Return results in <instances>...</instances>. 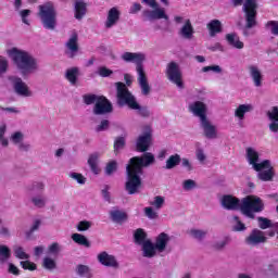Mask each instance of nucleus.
Here are the masks:
<instances>
[{"label": "nucleus", "instance_id": "6e6552de", "mask_svg": "<svg viewBox=\"0 0 278 278\" xmlns=\"http://www.w3.org/2000/svg\"><path fill=\"white\" fill-rule=\"evenodd\" d=\"M117 90V105L123 108V105H127L130 110L131 108H138V100L136 97L129 92L127 85L124 83H116Z\"/></svg>", "mask_w": 278, "mask_h": 278}, {"label": "nucleus", "instance_id": "13d9d810", "mask_svg": "<svg viewBox=\"0 0 278 278\" xmlns=\"http://www.w3.org/2000/svg\"><path fill=\"white\" fill-rule=\"evenodd\" d=\"M23 138H24V136H23V132H21V131L14 132L11 136V140H12L13 144H16V147H18L20 143L23 142Z\"/></svg>", "mask_w": 278, "mask_h": 278}, {"label": "nucleus", "instance_id": "4c0bfd02", "mask_svg": "<svg viewBox=\"0 0 278 278\" xmlns=\"http://www.w3.org/2000/svg\"><path fill=\"white\" fill-rule=\"evenodd\" d=\"M12 253L8 245H0V264H5L11 257Z\"/></svg>", "mask_w": 278, "mask_h": 278}, {"label": "nucleus", "instance_id": "393cba45", "mask_svg": "<svg viewBox=\"0 0 278 278\" xmlns=\"http://www.w3.org/2000/svg\"><path fill=\"white\" fill-rule=\"evenodd\" d=\"M168 242H170V237L166 232H161L156 237V241L154 243L156 251H159V253H164V251H166V244H168Z\"/></svg>", "mask_w": 278, "mask_h": 278}, {"label": "nucleus", "instance_id": "4468645a", "mask_svg": "<svg viewBox=\"0 0 278 278\" xmlns=\"http://www.w3.org/2000/svg\"><path fill=\"white\" fill-rule=\"evenodd\" d=\"M267 240L268 238L266 237V232L254 228L245 238V244L249 247H257V244H264Z\"/></svg>", "mask_w": 278, "mask_h": 278}, {"label": "nucleus", "instance_id": "603ef678", "mask_svg": "<svg viewBox=\"0 0 278 278\" xmlns=\"http://www.w3.org/2000/svg\"><path fill=\"white\" fill-rule=\"evenodd\" d=\"M150 205H152V207H155L156 210H162V207H164V197H154V201L150 202Z\"/></svg>", "mask_w": 278, "mask_h": 278}, {"label": "nucleus", "instance_id": "0e129e2a", "mask_svg": "<svg viewBox=\"0 0 278 278\" xmlns=\"http://www.w3.org/2000/svg\"><path fill=\"white\" fill-rule=\"evenodd\" d=\"M20 264L24 270H36L37 268L36 264L30 261H22Z\"/></svg>", "mask_w": 278, "mask_h": 278}, {"label": "nucleus", "instance_id": "cd10ccee", "mask_svg": "<svg viewBox=\"0 0 278 278\" xmlns=\"http://www.w3.org/2000/svg\"><path fill=\"white\" fill-rule=\"evenodd\" d=\"M211 38L216 37V34L223 31V24L218 20H213L206 25Z\"/></svg>", "mask_w": 278, "mask_h": 278}, {"label": "nucleus", "instance_id": "9d476101", "mask_svg": "<svg viewBox=\"0 0 278 278\" xmlns=\"http://www.w3.org/2000/svg\"><path fill=\"white\" fill-rule=\"evenodd\" d=\"M10 80L17 97H23L24 99L34 97V92L29 90V86H27V83L23 81V78L11 77Z\"/></svg>", "mask_w": 278, "mask_h": 278}, {"label": "nucleus", "instance_id": "c756f323", "mask_svg": "<svg viewBox=\"0 0 278 278\" xmlns=\"http://www.w3.org/2000/svg\"><path fill=\"white\" fill-rule=\"evenodd\" d=\"M77 77H79V67H71L66 70L65 79H67L72 86H76Z\"/></svg>", "mask_w": 278, "mask_h": 278}, {"label": "nucleus", "instance_id": "aec40b11", "mask_svg": "<svg viewBox=\"0 0 278 278\" xmlns=\"http://www.w3.org/2000/svg\"><path fill=\"white\" fill-rule=\"evenodd\" d=\"M98 262L102 264V266H108L110 268H118V261L114 255L108 254V252H101L98 255Z\"/></svg>", "mask_w": 278, "mask_h": 278}, {"label": "nucleus", "instance_id": "7ed1b4c3", "mask_svg": "<svg viewBox=\"0 0 278 278\" xmlns=\"http://www.w3.org/2000/svg\"><path fill=\"white\" fill-rule=\"evenodd\" d=\"M247 160L256 173H258L257 177L261 181H273L275 174L273 173V165L269 160L257 163L260 162V153L253 148L247 149Z\"/></svg>", "mask_w": 278, "mask_h": 278}, {"label": "nucleus", "instance_id": "b1692460", "mask_svg": "<svg viewBox=\"0 0 278 278\" xmlns=\"http://www.w3.org/2000/svg\"><path fill=\"white\" fill-rule=\"evenodd\" d=\"M121 18V11L116 8L110 9L105 22L106 29H111V27H114L116 23H118V20Z\"/></svg>", "mask_w": 278, "mask_h": 278}, {"label": "nucleus", "instance_id": "6e6d98bb", "mask_svg": "<svg viewBox=\"0 0 278 278\" xmlns=\"http://www.w3.org/2000/svg\"><path fill=\"white\" fill-rule=\"evenodd\" d=\"M92 227V223L88 220H81L77 224L76 229L77 231H88Z\"/></svg>", "mask_w": 278, "mask_h": 278}, {"label": "nucleus", "instance_id": "c9c22d12", "mask_svg": "<svg viewBox=\"0 0 278 278\" xmlns=\"http://www.w3.org/2000/svg\"><path fill=\"white\" fill-rule=\"evenodd\" d=\"M135 244L143 245L147 242V232L142 228H138L134 233Z\"/></svg>", "mask_w": 278, "mask_h": 278}, {"label": "nucleus", "instance_id": "37998d69", "mask_svg": "<svg viewBox=\"0 0 278 278\" xmlns=\"http://www.w3.org/2000/svg\"><path fill=\"white\" fill-rule=\"evenodd\" d=\"M191 238H194L195 240H203L205 236H207V230H201V229H191L190 230Z\"/></svg>", "mask_w": 278, "mask_h": 278}, {"label": "nucleus", "instance_id": "c03bdc74", "mask_svg": "<svg viewBox=\"0 0 278 278\" xmlns=\"http://www.w3.org/2000/svg\"><path fill=\"white\" fill-rule=\"evenodd\" d=\"M61 252H62V245H60V243L58 242H53L48 247L49 255H60Z\"/></svg>", "mask_w": 278, "mask_h": 278}, {"label": "nucleus", "instance_id": "052dcab7", "mask_svg": "<svg viewBox=\"0 0 278 278\" xmlns=\"http://www.w3.org/2000/svg\"><path fill=\"white\" fill-rule=\"evenodd\" d=\"M144 214L148 218H150L151 220H154L155 218H157V212H155L153 210V207L151 206H148V207H144Z\"/></svg>", "mask_w": 278, "mask_h": 278}, {"label": "nucleus", "instance_id": "e433bc0d", "mask_svg": "<svg viewBox=\"0 0 278 278\" xmlns=\"http://www.w3.org/2000/svg\"><path fill=\"white\" fill-rule=\"evenodd\" d=\"M231 242V239L229 237H224L223 239L215 241L212 243V249L214 251H225V247Z\"/></svg>", "mask_w": 278, "mask_h": 278}, {"label": "nucleus", "instance_id": "412c9836", "mask_svg": "<svg viewBox=\"0 0 278 278\" xmlns=\"http://www.w3.org/2000/svg\"><path fill=\"white\" fill-rule=\"evenodd\" d=\"M178 36L184 40H192L194 38V27L192 26V22L190 20H186L185 24L178 31Z\"/></svg>", "mask_w": 278, "mask_h": 278}, {"label": "nucleus", "instance_id": "39448f33", "mask_svg": "<svg viewBox=\"0 0 278 278\" xmlns=\"http://www.w3.org/2000/svg\"><path fill=\"white\" fill-rule=\"evenodd\" d=\"M39 18L41 20L45 29L53 31L58 25V12L53 3L47 2L46 4L39 5Z\"/></svg>", "mask_w": 278, "mask_h": 278}, {"label": "nucleus", "instance_id": "dca6fc26", "mask_svg": "<svg viewBox=\"0 0 278 278\" xmlns=\"http://www.w3.org/2000/svg\"><path fill=\"white\" fill-rule=\"evenodd\" d=\"M189 112H192L193 116H198L200 121L207 118V104L202 101H195L189 104Z\"/></svg>", "mask_w": 278, "mask_h": 278}, {"label": "nucleus", "instance_id": "423d86ee", "mask_svg": "<svg viewBox=\"0 0 278 278\" xmlns=\"http://www.w3.org/2000/svg\"><path fill=\"white\" fill-rule=\"evenodd\" d=\"M242 10L245 14L243 36H249V29L257 25V0H245Z\"/></svg>", "mask_w": 278, "mask_h": 278}, {"label": "nucleus", "instance_id": "680f3d73", "mask_svg": "<svg viewBox=\"0 0 278 278\" xmlns=\"http://www.w3.org/2000/svg\"><path fill=\"white\" fill-rule=\"evenodd\" d=\"M182 188L184 190H194V188H197V182L192 179H187L182 182Z\"/></svg>", "mask_w": 278, "mask_h": 278}, {"label": "nucleus", "instance_id": "473e14b6", "mask_svg": "<svg viewBox=\"0 0 278 278\" xmlns=\"http://www.w3.org/2000/svg\"><path fill=\"white\" fill-rule=\"evenodd\" d=\"M179 164H181V155L174 154L167 159L165 168L166 170H173V168H175L176 166H179Z\"/></svg>", "mask_w": 278, "mask_h": 278}, {"label": "nucleus", "instance_id": "338daca9", "mask_svg": "<svg viewBox=\"0 0 278 278\" xmlns=\"http://www.w3.org/2000/svg\"><path fill=\"white\" fill-rule=\"evenodd\" d=\"M0 238H12V232L7 226H0Z\"/></svg>", "mask_w": 278, "mask_h": 278}, {"label": "nucleus", "instance_id": "09e8293b", "mask_svg": "<svg viewBox=\"0 0 278 278\" xmlns=\"http://www.w3.org/2000/svg\"><path fill=\"white\" fill-rule=\"evenodd\" d=\"M257 220L260 229H270V226L273 225V220L266 217H257Z\"/></svg>", "mask_w": 278, "mask_h": 278}, {"label": "nucleus", "instance_id": "a878e982", "mask_svg": "<svg viewBox=\"0 0 278 278\" xmlns=\"http://www.w3.org/2000/svg\"><path fill=\"white\" fill-rule=\"evenodd\" d=\"M45 192V182L34 181L27 186V194L34 197L35 194H42Z\"/></svg>", "mask_w": 278, "mask_h": 278}, {"label": "nucleus", "instance_id": "f704fd0d", "mask_svg": "<svg viewBox=\"0 0 278 278\" xmlns=\"http://www.w3.org/2000/svg\"><path fill=\"white\" fill-rule=\"evenodd\" d=\"M110 216L113 223H123L124 220H127V213L119 210L111 211Z\"/></svg>", "mask_w": 278, "mask_h": 278}, {"label": "nucleus", "instance_id": "79ce46f5", "mask_svg": "<svg viewBox=\"0 0 278 278\" xmlns=\"http://www.w3.org/2000/svg\"><path fill=\"white\" fill-rule=\"evenodd\" d=\"M130 110H136L137 114L139 116H142L143 118H149L151 116V111L147 106L140 105V103L137 102V108H131Z\"/></svg>", "mask_w": 278, "mask_h": 278}, {"label": "nucleus", "instance_id": "ddd939ff", "mask_svg": "<svg viewBox=\"0 0 278 278\" xmlns=\"http://www.w3.org/2000/svg\"><path fill=\"white\" fill-rule=\"evenodd\" d=\"M113 110L112 102H110L108 98L101 96L94 104L92 112L96 116H103L105 114H112Z\"/></svg>", "mask_w": 278, "mask_h": 278}, {"label": "nucleus", "instance_id": "20e7f679", "mask_svg": "<svg viewBox=\"0 0 278 278\" xmlns=\"http://www.w3.org/2000/svg\"><path fill=\"white\" fill-rule=\"evenodd\" d=\"M240 211L248 218H255V214L264 212V201L257 195H248L241 200Z\"/></svg>", "mask_w": 278, "mask_h": 278}, {"label": "nucleus", "instance_id": "bf43d9fd", "mask_svg": "<svg viewBox=\"0 0 278 278\" xmlns=\"http://www.w3.org/2000/svg\"><path fill=\"white\" fill-rule=\"evenodd\" d=\"M269 121L278 123V106H274L271 111L267 112Z\"/></svg>", "mask_w": 278, "mask_h": 278}, {"label": "nucleus", "instance_id": "f3484780", "mask_svg": "<svg viewBox=\"0 0 278 278\" xmlns=\"http://www.w3.org/2000/svg\"><path fill=\"white\" fill-rule=\"evenodd\" d=\"M200 127L203 130V135L208 140H214L217 138L218 132L216 130V127L212 124V122L208 121L207 117L200 121Z\"/></svg>", "mask_w": 278, "mask_h": 278}, {"label": "nucleus", "instance_id": "f8f14e48", "mask_svg": "<svg viewBox=\"0 0 278 278\" xmlns=\"http://www.w3.org/2000/svg\"><path fill=\"white\" fill-rule=\"evenodd\" d=\"M166 73L169 81L175 84L178 88H184V83L181 81V70L179 68V64H177L176 62L168 63Z\"/></svg>", "mask_w": 278, "mask_h": 278}, {"label": "nucleus", "instance_id": "f03ea898", "mask_svg": "<svg viewBox=\"0 0 278 278\" xmlns=\"http://www.w3.org/2000/svg\"><path fill=\"white\" fill-rule=\"evenodd\" d=\"M8 53L18 71H21L22 75H29L30 73H36V71H38V60L27 51L13 48L9 50Z\"/></svg>", "mask_w": 278, "mask_h": 278}, {"label": "nucleus", "instance_id": "5701e85b", "mask_svg": "<svg viewBox=\"0 0 278 278\" xmlns=\"http://www.w3.org/2000/svg\"><path fill=\"white\" fill-rule=\"evenodd\" d=\"M99 157H101V154L99 152H93L89 155L87 161V164L93 175H99L101 173V167H99Z\"/></svg>", "mask_w": 278, "mask_h": 278}, {"label": "nucleus", "instance_id": "3c124183", "mask_svg": "<svg viewBox=\"0 0 278 278\" xmlns=\"http://www.w3.org/2000/svg\"><path fill=\"white\" fill-rule=\"evenodd\" d=\"M125 149V139L124 137H117L114 141V152L123 151Z\"/></svg>", "mask_w": 278, "mask_h": 278}, {"label": "nucleus", "instance_id": "bb28decb", "mask_svg": "<svg viewBox=\"0 0 278 278\" xmlns=\"http://www.w3.org/2000/svg\"><path fill=\"white\" fill-rule=\"evenodd\" d=\"M226 40L233 49H244V42L240 41V37L236 33L227 34Z\"/></svg>", "mask_w": 278, "mask_h": 278}, {"label": "nucleus", "instance_id": "864d4df0", "mask_svg": "<svg viewBox=\"0 0 278 278\" xmlns=\"http://www.w3.org/2000/svg\"><path fill=\"white\" fill-rule=\"evenodd\" d=\"M236 225L233 226V231H247V226L240 220V217H232Z\"/></svg>", "mask_w": 278, "mask_h": 278}, {"label": "nucleus", "instance_id": "69168bd1", "mask_svg": "<svg viewBox=\"0 0 278 278\" xmlns=\"http://www.w3.org/2000/svg\"><path fill=\"white\" fill-rule=\"evenodd\" d=\"M210 71H213V73H223V68L219 65L204 66L202 68V73H210Z\"/></svg>", "mask_w": 278, "mask_h": 278}, {"label": "nucleus", "instance_id": "1a4fd4ad", "mask_svg": "<svg viewBox=\"0 0 278 278\" xmlns=\"http://www.w3.org/2000/svg\"><path fill=\"white\" fill-rule=\"evenodd\" d=\"M151 164H155V155H153L151 152H146L142 154V156L131 157L127 166H131V168L137 170V173L144 175V170L142 168H148V166H151Z\"/></svg>", "mask_w": 278, "mask_h": 278}, {"label": "nucleus", "instance_id": "72a5a7b5", "mask_svg": "<svg viewBox=\"0 0 278 278\" xmlns=\"http://www.w3.org/2000/svg\"><path fill=\"white\" fill-rule=\"evenodd\" d=\"M72 240H73V242H75L76 244H79L80 247L90 249V241L88 240V238H86V236H84L81 233H77V232L73 233Z\"/></svg>", "mask_w": 278, "mask_h": 278}, {"label": "nucleus", "instance_id": "ea45409f", "mask_svg": "<svg viewBox=\"0 0 278 278\" xmlns=\"http://www.w3.org/2000/svg\"><path fill=\"white\" fill-rule=\"evenodd\" d=\"M76 273H77V275H79V277H84V278H91L92 277V273L90 271V267H88L86 265H77Z\"/></svg>", "mask_w": 278, "mask_h": 278}, {"label": "nucleus", "instance_id": "49530a36", "mask_svg": "<svg viewBox=\"0 0 278 278\" xmlns=\"http://www.w3.org/2000/svg\"><path fill=\"white\" fill-rule=\"evenodd\" d=\"M14 255H15V257H17V260H29V254H26L23 247H15Z\"/></svg>", "mask_w": 278, "mask_h": 278}, {"label": "nucleus", "instance_id": "c85d7f7f", "mask_svg": "<svg viewBox=\"0 0 278 278\" xmlns=\"http://www.w3.org/2000/svg\"><path fill=\"white\" fill-rule=\"evenodd\" d=\"M248 112H253V105L252 104H240L235 110V116H236V118H239V121H244V114H248Z\"/></svg>", "mask_w": 278, "mask_h": 278}, {"label": "nucleus", "instance_id": "2eb2a0df", "mask_svg": "<svg viewBox=\"0 0 278 278\" xmlns=\"http://www.w3.org/2000/svg\"><path fill=\"white\" fill-rule=\"evenodd\" d=\"M142 16L144 21H160L164 18L165 21H168V16L166 14V11L164 8L156 7L152 10H144L142 12Z\"/></svg>", "mask_w": 278, "mask_h": 278}, {"label": "nucleus", "instance_id": "a19ab883", "mask_svg": "<svg viewBox=\"0 0 278 278\" xmlns=\"http://www.w3.org/2000/svg\"><path fill=\"white\" fill-rule=\"evenodd\" d=\"M100 97L101 96H97L94 93H87L83 96V101L86 105H92V104L96 105Z\"/></svg>", "mask_w": 278, "mask_h": 278}, {"label": "nucleus", "instance_id": "a211bd4d", "mask_svg": "<svg viewBox=\"0 0 278 278\" xmlns=\"http://www.w3.org/2000/svg\"><path fill=\"white\" fill-rule=\"evenodd\" d=\"M248 71L255 88H262V81H264V74H262V70H260L257 65H250Z\"/></svg>", "mask_w": 278, "mask_h": 278}, {"label": "nucleus", "instance_id": "a18cd8bd", "mask_svg": "<svg viewBox=\"0 0 278 278\" xmlns=\"http://www.w3.org/2000/svg\"><path fill=\"white\" fill-rule=\"evenodd\" d=\"M68 177H71V179H74V181H77V184H79L80 186H84L86 184V177L79 173L71 172L68 174Z\"/></svg>", "mask_w": 278, "mask_h": 278}, {"label": "nucleus", "instance_id": "0eeeda50", "mask_svg": "<svg viewBox=\"0 0 278 278\" xmlns=\"http://www.w3.org/2000/svg\"><path fill=\"white\" fill-rule=\"evenodd\" d=\"M126 175L125 190L127 194H138L142 187V178H140V176L143 174L134 169L131 165H126Z\"/></svg>", "mask_w": 278, "mask_h": 278}, {"label": "nucleus", "instance_id": "7c9ffc66", "mask_svg": "<svg viewBox=\"0 0 278 278\" xmlns=\"http://www.w3.org/2000/svg\"><path fill=\"white\" fill-rule=\"evenodd\" d=\"M86 12H88L86 2L76 1L75 2V18H77V21H81L84 18V16H86Z\"/></svg>", "mask_w": 278, "mask_h": 278}, {"label": "nucleus", "instance_id": "5fc2aeb1", "mask_svg": "<svg viewBox=\"0 0 278 278\" xmlns=\"http://www.w3.org/2000/svg\"><path fill=\"white\" fill-rule=\"evenodd\" d=\"M114 72L105 66H100L97 70V75L100 77H110V75H113Z\"/></svg>", "mask_w": 278, "mask_h": 278}, {"label": "nucleus", "instance_id": "8fccbe9b", "mask_svg": "<svg viewBox=\"0 0 278 278\" xmlns=\"http://www.w3.org/2000/svg\"><path fill=\"white\" fill-rule=\"evenodd\" d=\"M116 168H118V163H116V161L109 162L104 169L105 175L110 176L113 173H116Z\"/></svg>", "mask_w": 278, "mask_h": 278}, {"label": "nucleus", "instance_id": "6ab92c4d", "mask_svg": "<svg viewBox=\"0 0 278 278\" xmlns=\"http://www.w3.org/2000/svg\"><path fill=\"white\" fill-rule=\"evenodd\" d=\"M136 147L139 153H147V151H149V147H151V132H146L144 135L139 136Z\"/></svg>", "mask_w": 278, "mask_h": 278}, {"label": "nucleus", "instance_id": "f257e3e1", "mask_svg": "<svg viewBox=\"0 0 278 278\" xmlns=\"http://www.w3.org/2000/svg\"><path fill=\"white\" fill-rule=\"evenodd\" d=\"M122 60L124 62H131L136 64L137 80L141 89V94L143 97H149L151 94V85H149V79L147 78V73L144 72V60H147V54L142 52H124L122 54Z\"/></svg>", "mask_w": 278, "mask_h": 278}, {"label": "nucleus", "instance_id": "9b49d317", "mask_svg": "<svg viewBox=\"0 0 278 278\" xmlns=\"http://www.w3.org/2000/svg\"><path fill=\"white\" fill-rule=\"evenodd\" d=\"M66 58L73 60L79 53V36L77 33H72L68 40L65 42V51Z\"/></svg>", "mask_w": 278, "mask_h": 278}, {"label": "nucleus", "instance_id": "de8ad7c7", "mask_svg": "<svg viewBox=\"0 0 278 278\" xmlns=\"http://www.w3.org/2000/svg\"><path fill=\"white\" fill-rule=\"evenodd\" d=\"M266 29H269L273 36H278V22L277 21H269L265 25Z\"/></svg>", "mask_w": 278, "mask_h": 278}, {"label": "nucleus", "instance_id": "2f4dec72", "mask_svg": "<svg viewBox=\"0 0 278 278\" xmlns=\"http://www.w3.org/2000/svg\"><path fill=\"white\" fill-rule=\"evenodd\" d=\"M142 251H143V257H155V251H157V249H155V244H153L151 240H147L142 244Z\"/></svg>", "mask_w": 278, "mask_h": 278}, {"label": "nucleus", "instance_id": "e2e57ef3", "mask_svg": "<svg viewBox=\"0 0 278 278\" xmlns=\"http://www.w3.org/2000/svg\"><path fill=\"white\" fill-rule=\"evenodd\" d=\"M43 268L47 270H53L55 268V261L49 257L43 258Z\"/></svg>", "mask_w": 278, "mask_h": 278}, {"label": "nucleus", "instance_id": "58836bf2", "mask_svg": "<svg viewBox=\"0 0 278 278\" xmlns=\"http://www.w3.org/2000/svg\"><path fill=\"white\" fill-rule=\"evenodd\" d=\"M30 201L33 205L39 207V210L47 205V198L42 197V194L33 195Z\"/></svg>", "mask_w": 278, "mask_h": 278}, {"label": "nucleus", "instance_id": "4be33fe9", "mask_svg": "<svg viewBox=\"0 0 278 278\" xmlns=\"http://www.w3.org/2000/svg\"><path fill=\"white\" fill-rule=\"evenodd\" d=\"M222 205L225 210H240V200L232 195H224L222 199Z\"/></svg>", "mask_w": 278, "mask_h": 278}, {"label": "nucleus", "instance_id": "4d7b16f0", "mask_svg": "<svg viewBox=\"0 0 278 278\" xmlns=\"http://www.w3.org/2000/svg\"><path fill=\"white\" fill-rule=\"evenodd\" d=\"M110 129V121L102 119L100 124L96 127V131L99 134L101 131H108Z\"/></svg>", "mask_w": 278, "mask_h": 278}, {"label": "nucleus", "instance_id": "774afa93", "mask_svg": "<svg viewBox=\"0 0 278 278\" xmlns=\"http://www.w3.org/2000/svg\"><path fill=\"white\" fill-rule=\"evenodd\" d=\"M8 71V60L4 56H0V76Z\"/></svg>", "mask_w": 278, "mask_h": 278}]
</instances>
